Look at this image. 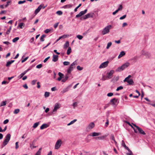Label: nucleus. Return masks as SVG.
I'll use <instances>...</instances> for the list:
<instances>
[{
	"label": "nucleus",
	"instance_id": "5",
	"mask_svg": "<svg viewBox=\"0 0 155 155\" xmlns=\"http://www.w3.org/2000/svg\"><path fill=\"white\" fill-rule=\"evenodd\" d=\"M114 73V71L113 70H111L110 72L107 73L106 78L108 79H110L112 78L113 74Z\"/></svg>",
	"mask_w": 155,
	"mask_h": 155
},
{
	"label": "nucleus",
	"instance_id": "49",
	"mask_svg": "<svg viewBox=\"0 0 155 155\" xmlns=\"http://www.w3.org/2000/svg\"><path fill=\"white\" fill-rule=\"evenodd\" d=\"M25 2H26V1L25 0L23 1H20L19 2H18V4H21L24 3Z\"/></svg>",
	"mask_w": 155,
	"mask_h": 155
},
{
	"label": "nucleus",
	"instance_id": "22",
	"mask_svg": "<svg viewBox=\"0 0 155 155\" xmlns=\"http://www.w3.org/2000/svg\"><path fill=\"white\" fill-rule=\"evenodd\" d=\"M84 14H85L84 13L83 11H81L79 13V14L76 15V18H78L79 17H80L82 15H84Z\"/></svg>",
	"mask_w": 155,
	"mask_h": 155
},
{
	"label": "nucleus",
	"instance_id": "46",
	"mask_svg": "<svg viewBox=\"0 0 155 155\" xmlns=\"http://www.w3.org/2000/svg\"><path fill=\"white\" fill-rule=\"evenodd\" d=\"M19 109H16L14 111V113L15 114H17L19 112Z\"/></svg>",
	"mask_w": 155,
	"mask_h": 155
},
{
	"label": "nucleus",
	"instance_id": "48",
	"mask_svg": "<svg viewBox=\"0 0 155 155\" xmlns=\"http://www.w3.org/2000/svg\"><path fill=\"white\" fill-rule=\"evenodd\" d=\"M65 76H68V78H69L71 76V73H69L67 72V74H65Z\"/></svg>",
	"mask_w": 155,
	"mask_h": 155
},
{
	"label": "nucleus",
	"instance_id": "47",
	"mask_svg": "<svg viewBox=\"0 0 155 155\" xmlns=\"http://www.w3.org/2000/svg\"><path fill=\"white\" fill-rule=\"evenodd\" d=\"M104 138V137H95V139L96 140H101L103 139Z\"/></svg>",
	"mask_w": 155,
	"mask_h": 155
},
{
	"label": "nucleus",
	"instance_id": "9",
	"mask_svg": "<svg viewBox=\"0 0 155 155\" xmlns=\"http://www.w3.org/2000/svg\"><path fill=\"white\" fill-rule=\"evenodd\" d=\"M60 107V104L58 103H56L54 105V108L53 110V112H56L57 110L58 109H59Z\"/></svg>",
	"mask_w": 155,
	"mask_h": 155
},
{
	"label": "nucleus",
	"instance_id": "20",
	"mask_svg": "<svg viewBox=\"0 0 155 155\" xmlns=\"http://www.w3.org/2000/svg\"><path fill=\"white\" fill-rule=\"evenodd\" d=\"M127 82L129 85H133L134 84V83L133 80L131 79H130L129 80H127Z\"/></svg>",
	"mask_w": 155,
	"mask_h": 155
},
{
	"label": "nucleus",
	"instance_id": "53",
	"mask_svg": "<svg viewBox=\"0 0 155 155\" xmlns=\"http://www.w3.org/2000/svg\"><path fill=\"white\" fill-rule=\"evenodd\" d=\"M153 104H151V103H148L147 104L149 105H150L154 107H155V101H153Z\"/></svg>",
	"mask_w": 155,
	"mask_h": 155
},
{
	"label": "nucleus",
	"instance_id": "1",
	"mask_svg": "<svg viewBox=\"0 0 155 155\" xmlns=\"http://www.w3.org/2000/svg\"><path fill=\"white\" fill-rule=\"evenodd\" d=\"M130 65V63L129 62H126V63L123 64L121 66L118 67L116 70V71L118 72L120 71L124 70L125 68L128 67Z\"/></svg>",
	"mask_w": 155,
	"mask_h": 155
},
{
	"label": "nucleus",
	"instance_id": "35",
	"mask_svg": "<svg viewBox=\"0 0 155 155\" xmlns=\"http://www.w3.org/2000/svg\"><path fill=\"white\" fill-rule=\"evenodd\" d=\"M69 36V35H62L60 37H59V38L60 39L61 38H65L66 37H68Z\"/></svg>",
	"mask_w": 155,
	"mask_h": 155
},
{
	"label": "nucleus",
	"instance_id": "54",
	"mask_svg": "<svg viewBox=\"0 0 155 155\" xmlns=\"http://www.w3.org/2000/svg\"><path fill=\"white\" fill-rule=\"evenodd\" d=\"M37 81V80H34L32 81L31 82V84L32 85H34L36 82Z\"/></svg>",
	"mask_w": 155,
	"mask_h": 155
},
{
	"label": "nucleus",
	"instance_id": "64",
	"mask_svg": "<svg viewBox=\"0 0 155 155\" xmlns=\"http://www.w3.org/2000/svg\"><path fill=\"white\" fill-rule=\"evenodd\" d=\"M51 30V29H46L45 31H44V32L45 33H48V32H49Z\"/></svg>",
	"mask_w": 155,
	"mask_h": 155
},
{
	"label": "nucleus",
	"instance_id": "27",
	"mask_svg": "<svg viewBox=\"0 0 155 155\" xmlns=\"http://www.w3.org/2000/svg\"><path fill=\"white\" fill-rule=\"evenodd\" d=\"M71 52V48L70 47H69L68 48V49L67 50V54L68 55H69L70 53Z\"/></svg>",
	"mask_w": 155,
	"mask_h": 155
},
{
	"label": "nucleus",
	"instance_id": "61",
	"mask_svg": "<svg viewBox=\"0 0 155 155\" xmlns=\"http://www.w3.org/2000/svg\"><path fill=\"white\" fill-rule=\"evenodd\" d=\"M126 17V15H124L123 16H122L120 17V20L123 19H124Z\"/></svg>",
	"mask_w": 155,
	"mask_h": 155
},
{
	"label": "nucleus",
	"instance_id": "31",
	"mask_svg": "<svg viewBox=\"0 0 155 155\" xmlns=\"http://www.w3.org/2000/svg\"><path fill=\"white\" fill-rule=\"evenodd\" d=\"M46 35H43L40 38V41H44V38H45Z\"/></svg>",
	"mask_w": 155,
	"mask_h": 155
},
{
	"label": "nucleus",
	"instance_id": "44",
	"mask_svg": "<svg viewBox=\"0 0 155 155\" xmlns=\"http://www.w3.org/2000/svg\"><path fill=\"white\" fill-rule=\"evenodd\" d=\"M76 64H77V62L76 61H75L71 64L70 67H71L72 68H73V66Z\"/></svg>",
	"mask_w": 155,
	"mask_h": 155
},
{
	"label": "nucleus",
	"instance_id": "18",
	"mask_svg": "<svg viewBox=\"0 0 155 155\" xmlns=\"http://www.w3.org/2000/svg\"><path fill=\"white\" fill-rule=\"evenodd\" d=\"M137 129L140 134L143 135H145L146 134L145 132L142 130V129L139 127H138L137 128Z\"/></svg>",
	"mask_w": 155,
	"mask_h": 155
},
{
	"label": "nucleus",
	"instance_id": "26",
	"mask_svg": "<svg viewBox=\"0 0 155 155\" xmlns=\"http://www.w3.org/2000/svg\"><path fill=\"white\" fill-rule=\"evenodd\" d=\"M131 75H129L128 76V77H126V78H125V79H124V82H127V80H130V79H129L130 78H131Z\"/></svg>",
	"mask_w": 155,
	"mask_h": 155
},
{
	"label": "nucleus",
	"instance_id": "58",
	"mask_svg": "<svg viewBox=\"0 0 155 155\" xmlns=\"http://www.w3.org/2000/svg\"><path fill=\"white\" fill-rule=\"evenodd\" d=\"M77 69L79 70H80V71H81V70H82V69H83V68L82 67H81L80 66H78L77 67Z\"/></svg>",
	"mask_w": 155,
	"mask_h": 155
},
{
	"label": "nucleus",
	"instance_id": "2",
	"mask_svg": "<svg viewBox=\"0 0 155 155\" xmlns=\"http://www.w3.org/2000/svg\"><path fill=\"white\" fill-rule=\"evenodd\" d=\"M112 26L111 25H109L106 26L104 28L102 31V34L104 35L108 33L110 31V30Z\"/></svg>",
	"mask_w": 155,
	"mask_h": 155
},
{
	"label": "nucleus",
	"instance_id": "3",
	"mask_svg": "<svg viewBox=\"0 0 155 155\" xmlns=\"http://www.w3.org/2000/svg\"><path fill=\"white\" fill-rule=\"evenodd\" d=\"M94 13L93 12H90L85 15L84 17H82L83 19L85 20L89 18L93 17Z\"/></svg>",
	"mask_w": 155,
	"mask_h": 155
},
{
	"label": "nucleus",
	"instance_id": "43",
	"mask_svg": "<svg viewBox=\"0 0 155 155\" xmlns=\"http://www.w3.org/2000/svg\"><path fill=\"white\" fill-rule=\"evenodd\" d=\"M77 37L79 40H81L83 38V36L80 35H78L77 36Z\"/></svg>",
	"mask_w": 155,
	"mask_h": 155
},
{
	"label": "nucleus",
	"instance_id": "6",
	"mask_svg": "<svg viewBox=\"0 0 155 155\" xmlns=\"http://www.w3.org/2000/svg\"><path fill=\"white\" fill-rule=\"evenodd\" d=\"M61 141L60 140H58L56 143L55 148L56 149H58L61 146Z\"/></svg>",
	"mask_w": 155,
	"mask_h": 155
},
{
	"label": "nucleus",
	"instance_id": "4",
	"mask_svg": "<svg viewBox=\"0 0 155 155\" xmlns=\"http://www.w3.org/2000/svg\"><path fill=\"white\" fill-rule=\"evenodd\" d=\"M94 124L93 122L91 123L86 128L87 131H89L90 130L94 127Z\"/></svg>",
	"mask_w": 155,
	"mask_h": 155
},
{
	"label": "nucleus",
	"instance_id": "42",
	"mask_svg": "<svg viewBox=\"0 0 155 155\" xmlns=\"http://www.w3.org/2000/svg\"><path fill=\"white\" fill-rule=\"evenodd\" d=\"M56 13L58 15H62L63 13L61 11H58L56 12Z\"/></svg>",
	"mask_w": 155,
	"mask_h": 155
},
{
	"label": "nucleus",
	"instance_id": "23",
	"mask_svg": "<svg viewBox=\"0 0 155 155\" xmlns=\"http://www.w3.org/2000/svg\"><path fill=\"white\" fill-rule=\"evenodd\" d=\"M41 6H39L38 8L35 10V13L37 14L40 11L41 9Z\"/></svg>",
	"mask_w": 155,
	"mask_h": 155
},
{
	"label": "nucleus",
	"instance_id": "62",
	"mask_svg": "<svg viewBox=\"0 0 155 155\" xmlns=\"http://www.w3.org/2000/svg\"><path fill=\"white\" fill-rule=\"evenodd\" d=\"M109 106L110 104L109 103L106 104L105 106L104 107V109H105L109 107Z\"/></svg>",
	"mask_w": 155,
	"mask_h": 155
},
{
	"label": "nucleus",
	"instance_id": "32",
	"mask_svg": "<svg viewBox=\"0 0 155 155\" xmlns=\"http://www.w3.org/2000/svg\"><path fill=\"white\" fill-rule=\"evenodd\" d=\"M73 68H72L71 67H69L68 69L67 70L68 73H71V71H73Z\"/></svg>",
	"mask_w": 155,
	"mask_h": 155
},
{
	"label": "nucleus",
	"instance_id": "63",
	"mask_svg": "<svg viewBox=\"0 0 155 155\" xmlns=\"http://www.w3.org/2000/svg\"><path fill=\"white\" fill-rule=\"evenodd\" d=\"M138 59V57L137 56H135L131 58L130 60H137Z\"/></svg>",
	"mask_w": 155,
	"mask_h": 155
},
{
	"label": "nucleus",
	"instance_id": "30",
	"mask_svg": "<svg viewBox=\"0 0 155 155\" xmlns=\"http://www.w3.org/2000/svg\"><path fill=\"white\" fill-rule=\"evenodd\" d=\"M119 78L118 76H117L116 77H114L113 79L112 80V81H117L119 80Z\"/></svg>",
	"mask_w": 155,
	"mask_h": 155
},
{
	"label": "nucleus",
	"instance_id": "8",
	"mask_svg": "<svg viewBox=\"0 0 155 155\" xmlns=\"http://www.w3.org/2000/svg\"><path fill=\"white\" fill-rule=\"evenodd\" d=\"M141 54L142 55H145L147 58H149L151 56V54L150 53L148 52H145L143 51H142Z\"/></svg>",
	"mask_w": 155,
	"mask_h": 155
},
{
	"label": "nucleus",
	"instance_id": "10",
	"mask_svg": "<svg viewBox=\"0 0 155 155\" xmlns=\"http://www.w3.org/2000/svg\"><path fill=\"white\" fill-rule=\"evenodd\" d=\"M117 101V99L116 98H114L110 100V103L113 105H115Z\"/></svg>",
	"mask_w": 155,
	"mask_h": 155
},
{
	"label": "nucleus",
	"instance_id": "41",
	"mask_svg": "<svg viewBox=\"0 0 155 155\" xmlns=\"http://www.w3.org/2000/svg\"><path fill=\"white\" fill-rule=\"evenodd\" d=\"M123 88V87L122 86H120L119 87H118L117 88L116 91H118L120 90H121Z\"/></svg>",
	"mask_w": 155,
	"mask_h": 155
},
{
	"label": "nucleus",
	"instance_id": "17",
	"mask_svg": "<svg viewBox=\"0 0 155 155\" xmlns=\"http://www.w3.org/2000/svg\"><path fill=\"white\" fill-rule=\"evenodd\" d=\"M8 142L9 141L4 140L2 145L1 148H2L4 147H5L6 145H7L8 143Z\"/></svg>",
	"mask_w": 155,
	"mask_h": 155
},
{
	"label": "nucleus",
	"instance_id": "12",
	"mask_svg": "<svg viewBox=\"0 0 155 155\" xmlns=\"http://www.w3.org/2000/svg\"><path fill=\"white\" fill-rule=\"evenodd\" d=\"M58 75L59 76V77L57 79V80L58 81H60L61 79L63 78V76H64V75L61 72H59L58 73Z\"/></svg>",
	"mask_w": 155,
	"mask_h": 155
},
{
	"label": "nucleus",
	"instance_id": "50",
	"mask_svg": "<svg viewBox=\"0 0 155 155\" xmlns=\"http://www.w3.org/2000/svg\"><path fill=\"white\" fill-rule=\"evenodd\" d=\"M70 64V62L68 61H64L63 62V64L64 65L66 66Z\"/></svg>",
	"mask_w": 155,
	"mask_h": 155
},
{
	"label": "nucleus",
	"instance_id": "25",
	"mask_svg": "<svg viewBox=\"0 0 155 155\" xmlns=\"http://www.w3.org/2000/svg\"><path fill=\"white\" fill-rule=\"evenodd\" d=\"M101 133H96L95 132H94L92 133V134L91 135L93 137L97 136L100 135Z\"/></svg>",
	"mask_w": 155,
	"mask_h": 155
},
{
	"label": "nucleus",
	"instance_id": "51",
	"mask_svg": "<svg viewBox=\"0 0 155 155\" xmlns=\"http://www.w3.org/2000/svg\"><path fill=\"white\" fill-rule=\"evenodd\" d=\"M24 25V24L23 23H21L18 25V26L21 29L22 28V26Z\"/></svg>",
	"mask_w": 155,
	"mask_h": 155
},
{
	"label": "nucleus",
	"instance_id": "55",
	"mask_svg": "<svg viewBox=\"0 0 155 155\" xmlns=\"http://www.w3.org/2000/svg\"><path fill=\"white\" fill-rule=\"evenodd\" d=\"M42 66V65L41 64H39L36 67V68H41Z\"/></svg>",
	"mask_w": 155,
	"mask_h": 155
},
{
	"label": "nucleus",
	"instance_id": "39",
	"mask_svg": "<svg viewBox=\"0 0 155 155\" xmlns=\"http://www.w3.org/2000/svg\"><path fill=\"white\" fill-rule=\"evenodd\" d=\"M26 73H27V71H25L24 72H23V73H21L20 75V78H22L23 76L26 74Z\"/></svg>",
	"mask_w": 155,
	"mask_h": 155
},
{
	"label": "nucleus",
	"instance_id": "19",
	"mask_svg": "<svg viewBox=\"0 0 155 155\" xmlns=\"http://www.w3.org/2000/svg\"><path fill=\"white\" fill-rule=\"evenodd\" d=\"M49 125L46 124H43L40 127V129L41 130L46 128L48 127Z\"/></svg>",
	"mask_w": 155,
	"mask_h": 155
},
{
	"label": "nucleus",
	"instance_id": "21",
	"mask_svg": "<svg viewBox=\"0 0 155 155\" xmlns=\"http://www.w3.org/2000/svg\"><path fill=\"white\" fill-rule=\"evenodd\" d=\"M11 135L10 134H8L5 137V140H7L9 141L11 137Z\"/></svg>",
	"mask_w": 155,
	"mask_h": 155
},
{
	"label": "nucleus",
	"instance_id": "56",
	"mask_svg": "<svg viewBox=\"0 0 155 155\" xmlns=\"http://www.w3.org/2000/svg\"><path fill=\"white\" fill-rule=\"evenodd\" d=\"M108 79L107 78H106H106L105 77L104 75L103 74H102V78H101V80L102 81H105L106 79Z\"/></svg>",
	"mask_w": 155,
	"mask_h": 155
},
{
	"label": "nucleus",
	"instance_id": "13",
	"mask_svg": "<svg viewBox=\"0 0 155 155\" xmlns=\"http://www.w3.org/2000/svg\"><path fill=\"white\" fill-rule=\"evenodd\" d=\"M58 55L53 54L52 61L54 62L57 61L58 60Z\"/></svg>",
	"mask_w": 155,
	"mask_h": 155
},
{
	"label": "nucleus",
	"instance_id": "33",
	"mask_svg": "<svg viewBox=\"0 0 155 155\" xmlns=\"http://www.w3.org/2000/svg\"><path fill=\"white\" fill-rule=\"evenodd\" d=\"M39 124V122H37L35 123L33 125V127H34V128H36L38 127Z\"/></svg>",
	"mask_w": 155,
	"mask_h": 155
},
{
	"label": "nucleus",
	"instance_id": "16",
	"mask_svg": "<svg viewBox=\"0 0 155 155\" xmlns=\"http://www.w3.org/2000/svg\"><path fill=\"white\" fill-rule=\"evenodd\" d=\"M72 6L71 4H68L64 6L63 8L64 9L69 8H71Z\"/></svg>",
	"mask_w": 155,
	"mask_h": 155
},
{
	"label": "nucleus",
	"instance_id": "57",
	"mask_svg": "<svg viewBox=\"0 0 155 155\" xmlns=\"http://www.w3.org/2000/svg\"><path fill=\"white\" fill-rule=\"evenodd\" d=\"M125 53L124 51H122L120 53V54L122 57L125 55Z\"/></svg>",
	"mask_w": 155,
	"mask_h": 155
},
{
	"label": "nucleus",
	"instance_id": "15",
	"mask_svg": "<svg viewBox=\"0 0 155 155\" xmlns=\"http://www.w3.org/2000/svg\"><path fill=\"white\" fill-rule=\"evenodd\" d=\"M15 60H11L7 61L6 64V66L7 67H9L10 65Z\"/></svg>",
	"mask_w": 155,
	"mask_h": 155
},
{
	"label": "nucleus",
	"instance_id": "60",
	"mask_svg": "<svg viewBox=\"0 0 155 155\" xmlns=\"http://www.w3.org/2000/svg\"><path fill=\"white\" fill-rule=\"evenodd\" d=\"M113 95V93H109L107 94V96L108 97H111Z\"/></svg>",
	"mask_w": 155,
	"mask_h": 155
},
{
	"label": "nucleus",
	"instance_id": "11",
	"mask_svg": "<svg viewBox=\"0 0 155 155\" xmlns=\"http://www.w3.org/2000/svg\"><path fill=\"white\" fill-rule=\"evenodd\" d=\"M122 146L124 147L125 149L127 150L128 151H130V150L129 148L126 146L123 140H122Z\"/></svg>",
	"mask_w": 155,
	"mask_h": 155
},
{
	"label": "nucleus",
	"instance_id": "40",
	"mask_svg": "<svg viewBox=\"0 0 155 155\" xmlns=\"http://www.w3.org/2000/svg\"><path fill=\"white\" fill-rule=\"evenodd\" d=\"M19 39V37H16V38H14L12 40V41L13 42H15L17 41Z\"/></svg>",
	"mask_w": 155,
	"mask_h": 155
},
{
	"label": "nucleus",
	"instance_id": "37",
	"mask_svg": "<svg viewBox=\"0 0 155 155\" xmlns=\"http://www.w3.org/2000/svg\"><path fill=\"white\" fill-rule=\"evenodd\" d=\"M111 45H112V43L111 42H108L107 44V45L106 47V48L107 49H108V48H109L111 46Z\"/></svg>",
	"mask_w": 155,
	"mask_h": 155
},
{
	"label": "nucleus",
	"instance_id": "36",
	"mask_svg": "<svg viewBox=\"0 0 155 155\" xmlns=\"http://www.w3.org/2000/svg\"><path fill=\"white\" fill-rule=\"evenodd\" d=\"M68 77L65 76L64 78L61 80V81L63 82H65L68 79Z\"/></svg>",
	"mask_w": 155,
	"mask_h": 155
},
{
	"label": "nucleus",
	"instance_id": "52",
	"mask_svg": "<svg viewBox=\"0 0 155 155\" xmlns=\"http://www.w3.org/2000/svg\"><path fill=\"white\" fill-rule=\"evenodd\" d=\"M126 123L130 126L134 130V127H133L132 125L128 121H126Z\"/></svg>",
	"mask_w": 155,
	"mask_h": 155
},
{
	"label": "nucleus",
	"instance_id": "34",
	"mask_svg": "<svg viewBox=\"0 0 155 155\" xmlns=\"http://www.w3.org/2000/svg\"><path fill=\"white\" fill-rule=\"evenodd\" d=\"M6 101H3L1 103L0 106L2 107V106H5L6 105Z\"/></svg>",
	"mask_w": 155,
	"mask_h": 155
},
{
	"label": "nucleus",
	"instance_id": "24",
	"mask_svg": "<svg viewBox=\"0 0 155 155\" xmlns=\"http://www.w3.org/2000/svg\"><path fill=\"white\" fill-rule=\"evenodd\" d=\"M69 46V42L68 41H67L64 45V48L66 49Z\"/></svg>",
	"mask_w": 155,
	"mask_h": 155
},
{
	"label": "nucleus",
	"instance_id": "45",
	"mask_svg": "<svg viewBox=\"0 0 155 155\" xmlns=\"http://www.w3.org/2000/svg\"><path fill=\"white\" fill-rule=\"evenodd\" d=\"M81 5V4H80L79 5L77 6V7L74 9V11L75 12H76L77 11V9L79 8L80 7Z\"/></svg>",
	"mask_w": 155,
	"mask_h": 155
},
{
	"label": "nucleus",
	"instance_id": "59",
	"mask_svg": "<svg viewBox=\"0 0 155 155\" xmlns=\"http://www.w3.org/2000/svg\"><path fill=\"white\" fill-rule=\"evenodd\" d=\"M123 8V7L122 5H120L119 7L117 10L119 11V10H121Z\"/></svg>",
	"mask_w": 155,
	"mask_h": 155
},
{
	"label": "nucleus",
	"instance_id": "14",
	"mask_svg": "<svg viewBox=\"0 0 155 155\" xmlns=\"http://www.w3.org/2000/svg\"><path fill=\"white\" fill-rule=\"evenodd\" d=\"M70 88V86H68L67 87L64 88L62 91H61V93H62V94H64L68 91L69 90Z\"/></svg>",
	"mask_w": 155,
	"mask_h": 155
},
{
	"label": "nucleus",
	"instance_id": "7",
	"mask_svg": "<svg viewBox=\"0 0 155 155\" xmlns=\"http://www.w3.org/2000/svg\"><path fill=\"white\" fill-rule=\"evenodd\" d=\"M108 63L109 62L107 61L102 63L99 66V68H101L107 67L108 65Z\"/></svg>",
	"mask_w": 155,
	"mask_h": 155
},
{
	"label": "nucleus",
	"instance_id": "28",
	"mask_svg": "<svg viewBox=\"0 0 155 155\" xmlns=\"http://www.w3.org/2000/svg\"><path fill=\"white\" fill-rule=\"evenodd\" d=\"M11 2H12V1L11 0H9V1H8L7 2L6 4L5 5V8H6L7 7H8V6L9 5H10L11 4Z\"/></svg>",
	"mask_w": 155,
	"mask_h": 155
},
{
	"label": "nucleus",
	"instance_id": "38",
	"mask_svg": "<svg viewBox=\"0 0 155 155\" xmlns=\"http://www.w3.org/2000/svg\"><path fill=\"white\" fill-rule=\"evenodd\" d=\"M50 93L49 92H46L45 94V97H47L49 96Z\"/></svg>",
	"mask_w": 155,
	"mask_h": 155
},
{
	"label": "nucleus",
	"instance_id": "29",
	"mask_svg": "<svg viewBox=\"0 0 155 155\" xmlns=\"http://www.w3.org/2000/svg\"><path fill=\"white\" fill-rule=\"evenodd\" d=\"M41 148H39L38 150L36 152L35 155H40L41 153Z\"/></svg>",
	"mask_w": 155,
	"mask_h": 155
}]
</instances>
